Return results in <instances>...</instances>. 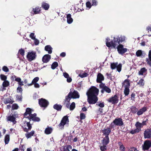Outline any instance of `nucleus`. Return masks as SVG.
Instances as JSON below:
<instances>
[{"instance_id":"nucleus-1","label":"nucleus","mask_w":151,"mask_h":151,"mask_svg":"<svg viewBox=\"0 0 151 151\" xmlns=\"http://www.w3.org/2000/svg\"><path fill=\"white\" fill-rule=\"evenodd\" d=\"M99 90L94 86H91L86 93L87 101L90 104H96L98 100Z\"/></svg>"},{"instance_id":"nucleus-2","label":"nucleus","mask_w":151,"mask_h":151,"mask_svg":"<svg viewBox=\"0 0 151 151\" xmlns=\"http://www.w3.org/2000/svg\"><path fill=\"white\" fill-rule=\"evenodd\" d=\"M125 37L124 36L119 35L116 38L114 37L113 40L110 41V39L107 38L106 39V45L109 47L115 48L118 44L125 41Z\"/></svg>"},{"instance_id":"nucleus-3","label":"nucleus","mask_w":151,"mask_h":151,"mask_svg":"<svg viewBox=\"0 0 151 151\" xmlns=\"http://www.w3.org/2000/svg\"><path fill=\"white\" fill-rule=\"evenodd\" d=\"M37 114L34 113L33 114H31L29 115L27 117L29 120V122H27L25 121L24 122L23 126L22 127L23 130L26 132H28L29 130H30L32 128V125L30 124V122L31 120L35 122H39L40 121V119L39 118L36 117Z\"/></svg>"},{"instance_id":"nucleus-4","label":"nucleus","mask_w":151,"mask_h":151,"mask_svg":"<svg viewBox=\"0 0 151 151\" xmlns=\"http://www.w3.org/2000/svg\"><path fill=\"white\" fill-rule=\"evenodd\" d=\"M80 96L78 92L76 90H74L73 92H70L68 95L65 96V100H67L69 101L71 98H78Z\"/></svg>"},{"instance_id":"nucleus-5","label":"nucleus","mask_w":151,"mask_h":151,"mask_svg":"<svg viewBox=\"0 0 151 151\" xmlns=\"http://www.w3.org/2000/svg\"><path fill=\"white\" fill-rule=\"evenodd\" d=\"M69 122L68 117L67 116H64L62 118L60 123L58 124V126L60 128L63 129L64 125L66 124L67 122Z\"/></svg>"},{"instance_id":"nucleus-6","label":"nucleus","mask_w":151,"mask_h":151,"mask_svg":"<svg viewBox=\"0 0 151 151\" xmlns=\"http://www.w3.org/2000/svg\"><path fill=\"white\" fill-rule=\"evenodd\" d=\"M151 147V144L150 140H146L142 146V150L143 151L148 150Z\"/></svg>"},{"instance_id":"nucleus-7","label":"nucleus","mask_w":151,"mask_h":151,"mask_svg":"<svg viewBox=\"0 0 151 151\" xmlns=\"http://www.w3.org/2000/svg\"><path fill=\"white\" fill-rule=\"evenodd\" d=\"M39 104L42 107L45 108L47 107L49 104L48 101L43 98H41L38 100Z\"/></svg>"},{"instance_id":"nucleus-8","label":"nucleus","mask_w":151,"mask_h":151,"mask_svg":"<svg viewBox=\"0 0 151 151\" xmlns=\"http://www.w3.org/2000/svg\"><path fill=\"white\" fill-rule=\"evenodd\" d=\"M107 101L113 104H116L119 101V97L116 94H115L109 98L107 100Z\"/></svg>"},{"instance_id":"nucleus-9","label":"nucleus","mask_w":151,"mask_h":151,"mask_svg":"<svg viewBox=\"0 0 151 151\" xmlns=\"http://www.w3.org/2000/svg\"><path fill=\"white\" fill-rule=\"evenodd\" d=\"M36 57V52L33 51L28 52L27 56V60L30 61L34 60L35 58Z\"/></svg>"},{"instance_id":"nucleus-10","label":"nucleus","mask_w":151,"mask_h":151,"mask_svg":"<svg viewBox=\"0 0 151 151\" xmlns=\"http://www.w3.org/2000/svg\"><path fill=\"white\" fill-rule=\"evenodd\" d=\"M117 48L119 53L121 54H123L127 51V49L126 48H124L123 45H119L117 47Z\"/></svg>"},{"instance_id":"nucleus-11","label":"nucleus","mask_w":151,"mask_h":151,"mask_svg":"<svg viewBox=\"0 0 151 151\" xmlns=\"http://www.w3.org/2000/svg\"><path fill=\"white\" fill-rule=\"evenodd\" d=\"M113 123L116 126H122L124 124L122 119L120 118H116L113 121Z\"/></svg>"},{"instance_id":"nucleus-12","label":"nucleus","mask_w":151,"mask_h":151,"mask_svg":"<svg viewBox=\"0 0 151 151\" xmlns=\"http://www.w3.org/2000/svg\"><path fill=\"white\" fill-rule=\"evenodd\" d=\"M144 138L145 139L151 138V128L145 130L144 133Z\"/></svg>"},{"instance_id":"nucleus-13","label":"nucleus","mask_w":151,"mask_h":151,"mask_svg":"<svg viewBox=\"0 0 151 151\" xmlns=\"http://www.w3.org/2000/svg\"><path fill=\"white\" fill-rule=\"evenodd\" d=\"M111 132V129L109 127L101 130V132L103 133V135H105V137H109Z\"/></svg>"},{"instance_id":"nucleus-14","label":"nucleus","mask_w":151,"mask_h":151,"mask_svg":"<svg viewBox=\"0 0 151 151\" xmlns=\"http://www.w3.org/2000/svg\"><path fill=\"white\" fill-rule=\"evenodd\" d=\"M99 86L100 88H104V90L106 92L108 93H110L111 92V89L107 86H105V84L104 83L100 84Z\"/></svg>"},{"instance_id":"nucleus-15","label":"nucleus","mask_w":151,"mask_h":151,"mask_svg":"<svg viewBox=\"0 0 151 151\" xmlns=\"http://www.w3.org/2000/svg\"><path fill=\"white\" fill-rule=\"evenodd\" d=\"M104 77L103 75L101 73H99L97 76L96 82L97 83H99L101 84L103 83L102 81H104Z\"/></svg>"},{"instance_id":"nucleus-16","label":"nucleus","mask_w":151,"mask_h":151,"mask_svg":"<svg viewBox=\"0 0 151 151\" xmlns=\"http://www.w3.org/2000/svg\"><path fill=\"white\" fill-rule=\"evenodd\" d=\"M51 56L48 54H46L44 55L42 58V61L44 63H47L50 60Z\"/></svg>"},{"instance_id":"nucleus-17","label":"nucleus","mask_w":151,"mask_h":151,"mask_svg":"<svg viewBox=\"0 0 151 151\" xmlns=\"http://www.w3.org/2000/svg\"><path fill=\"white\" fill-rule=\"evenodd\" d=\"M130 80L128 79H125L122 83V86L125 88H129L130 86Z\"/></svg>"},{"instance_id":"nucleus-18","label":"nucleus","mask_w":151,"mask_h":151,"mask_svg":"<svg viewBox=\"0 0 151 151\" xmlns=\"http://www.w3.org/2000/svg\"><path fill=\"white\" fill-rule=\"evenodd\" d=\"M15 118L13 116H9L7 117V121L12 122L14 124L17 123V121L15 120Z\"/></svg>"},{"instance_id":"nucleus-19","label":"nucleus","mask_w":151,"mask_h":151,"mask_svg":"<svg viewBox=\"0 0 151 151\" xmlns=\"http://www.w3.org/2000/svg\"><path fill=\"white\" fill-rule=\"evenodd\" d=\"M147 110V107L144 106L142 108L140 109L139 110H138L137 112V114L138 116L142 114L144 112L146 111Z\"/></svg>"},{"instance_id":"nucleus-20","label":"nucleus","mask_w":151,"mask_h":151,"mask_svg":"<svg viewBox=\"0 0 151 151\" xmlns=\"http://www.w3.org/2000/svg\"><path fill=\"white\" fill-rule=\"evenodd\" d=\"M109 142V137H105L101 141L102 145H107Z\"/></svg>"},{"instance_id":"nucleus-21","label":"nucleus","mask_w":151,"mask_h":151,"mask_svg":"<svg viewBox=\"0 0 151 151\" xmlns=\"http://www.w3.org/2000/svg\"><path fill=\"white\" fill-rule=\"evenodd\" d=\"M147 73V70L145 68H142L138 72V74L140 75H145Z\"/></svg>"},{"instance_id":"nucleus-22","label":"nucleus","mask_w":151,"mask_h":151,"mask_svg":"<svg viewBox=\"0 0 151 151\" xmlns=\"http://www.w3.org/2000/svg\"><path fill=\"white\" fill-rule=\"evenodd\" d=\"M62 106L60 104H54L53 106V108L57 110V111H60L62 109Z\"/></svg>"},{"instance_id":"nucleus-23","label":"nucleus","mask_w":151,"mask_h":151,"mask_svg":"<svg viewBox=\"0 0 151 151\" xmlns=\"http://www.w3.org/2000/svg\"><path fill=\"white\" fill-rule=\"evenodd\" d=\"M27 133L25 134V136L27 139L30 138L34 134L35 132L34 130H32L29 132H27Z\"/></svg>"},{"instance_id":"nucleus-24","label":"nucleus","mask_w":151,"mask_h":151,"mask_svg":"<svg viewBox=\"0 0 151 151\" xmlns=\"http://www.w3.org/2000/svg\"><path fill=\"white\" fill-rule=\"evenodd\" d=\"M32 113V110L31 109L29 108H27L26 109V111L25 113L24 114V116L25 117L27 118V115L29 114V115H30Z\"/></svg>"},{"instance_id":"nucleus-25","label":"nucleus","mask_w":151,"mask_h":151,"mask_svg":"<svg viewBox=\"0 0 151 151\" xmlns=\"http://www.w3.org/2000/svg\"><path fill=\"white\" fill-rule=\"evenodd\" d=\"M67 22L68 24H70L72 23L73 21V19L71 17V15L70 14H68L67 15Z\"/></svg>"},{"instance_id":"nucleus-26","label":"nucleus","mask_w":151,"mask_h":151,"mask_svg":"<svg viewBox=\"0 0 151 151\" xmlns=\"http://www.w3.org/2000/svg\"><path fill=\"white\" fill-rule=\"evenodd\" d=\"M63 151H70V149H72V146L70 145H68L64 146L63 147Z\"/></svg>"},{"instance_id":"nucleus-27","label":"nucleus","mask_w":151,"mask_h":151,"mask_svg":"<svg viewBox=\"0 0 151 151\" xmlns=\"http://www.w3.org/2000/svg\"><path fill=\"white\" fill-rule=\"evenodd\" d=\"M52 131V129L50 127H48L46 128L45 131V133L47 134H51Z\"/></svg>"},{"instance_id":"nucleus-28","label":"nucleus","mask_w":151,"mask_h":151,"mask_svg":"<svg viewBox=\"0 0 151 151\" xmlns=\"http://www.w3.org/2000/svg\"><path fill=\"white\" fill-rule=\"evenodd\" d=\"M45 50L47 51L49 54H51L52 53V48L50 45H47L45 47Z\"/></svg>"},{"instance_id":"nucleus-29","label":"nucleus","mask_w":151,"mask_h":151,"mask_svg":"<svg viewBox=\"0 0 151 151\" xmlns=\"http://www.w3.org/2000/svg\"><path fill=\"white\" fill-rule=\"evenodd\" d=\"M141 130V129L140 128H136L134 130H132L129 132V133L132 134H134L139 133V132Z\"/></svg>"},{"instance_id":"nucleus-30","label":"nucleus","mask_w":151,"mask_h":151,"mask_svg":"<svg viewBox=\"0 0 151 151\" xmlns=\"http://www.w3.org/2000/svg\"><path fill=\"white\" fill-rule=\"evenodd\" d=\"M42 6L45 10H47L49 8V5L45 2L42 3Z\"/></svg>"},{"instance_id":"nucleus-31","label":"nucleus","mask_w":151,"mask_h":151,"mask_svg":"<svg viewBox=\"0 0 151 151\" xmlns=\"http://www.w3.org/2000/svg\"><path fill=\"white\" fill-rule=\"evenodd\" d=\"M4 102L5 104L8 103L12 104L14 102V101H12L10 98H8L4 100Z\"/></svg>"},{"instance_id":"nucleus-32","label":"nucleus","mask_w":151,"mask_h":151,"mask_svg":"<svg viewBox=\"0 0 151 151\" xmlns=\"http://www.w3.org/2000/svg\"><path fill=\"white\" fill-rule=\"evenodd\" d=\"M39 78L38 77H36L32 81V82L31 83L27 84L28 86H30L32 85V84L36 83L39 80Z\"/></svg>"},{"instance_id":"nucleus-33","label":"nucleus","mask_w":151,"mask_h":151,"mask_svg":"<svg viewBox=\"0 0 151 151\" xmlns=\"http://www.w3.org/2000/svg\"><path fill=\"white\" fill-rule=\"evenodd\" d=\"M137 84L139 85L140 87H143L145 85L144 80L143 79H141L138 82H137Z\"/></svg>"},{"instance_id":"nucleus-34","label":"nucleus","mask_w":151,"mask_h":151,"mask_svg":"<svg viewBox=\"0 0 151 151\" xmlns=\"http://www.w3.org/2000/svg\"><path fill=\"white\" fill-rule=\"evenodd\" d=\"M138 111V109L134 106H132L131 108V112L133 114L137 112Z\"/></svg>"},{"instance_id":"nucleus-35","label":"nucleus","mask_w":151,"mask_h":151,"mask_svg":"<svg viewBox=\"0 0 151 151\" xmlns=\"http://www.w3.org/2000/svg\"><path fill=\"white\" fill-rule=\"evenodd\" d=\"M10 140L9 136L8 134H6L5 137L4 142L5 144H8Z\"/></svg>"},{"instance_id":"nucleus-36","label":"nucleus","mask_w":151,"mask_h":151,"mask_svg":"<svg viewBox=\"0 0 151 151\" xmlns=\"http://www.w3.org/2000/svg\"><path fill=\"white\" fill-rule=\"evenodd\" d=\"M129 88H125L124 90V92L125 96H128L129 92Z\"/></svg>"},{"instance_id":"nucleus-37","label":"nucleus","mask_w":151,"mask_h":151,"mask_svg":"<svg viewBox=\"0 0 151 151\" xmlns=\"http://www.w3.org/2000/svg\"><path fill=\"white\" fill-rule=\"evenodd\" d=\"M9 85V82L7 81H4L2 83V86L4 87H6L8 86Z\"/></svg>"},{"instance_id":"nucleus-38","label":"nucleus","mask_w":151,"mask_h":151,"mask_svg":"<svg viewBox=\"0 0 151 151\" xmlns=\"http://www.w3.org/2000/svg\"><path fill=\"white\" fill-rule=\"evenodd\" d=\"M135 126L137 128H140V129L141 128L143 127L141 123L139 122H137L136 123Z\"/></svg>"},{"instance_id":"nucleus-39","label":"nucleus","mask_w":151,"mask_h":151,"mask_svg":"<svg viewBox=\"0 0 151 151\" xmlns=\"http://www.w3.org/2000/svg\"><path fill=\"white\" fill-rule=\"evenodd\" d=\"M102 145L100 146V149L101 151H105L107 149L106 147L107 145Z\"/></svg>"},{"instance_id":"nucleus-40","label":"nucleus","mask_w":151,"mask_h":151,"mask_svg":"<svg viewBox=\"0 0 151 151\" xmlns=\"http://www.w3.org/2000/svg\"><path fill=\"white\" fill-rule=\"evenodd\" d=\"M75 108V102H73L70 106L69 109L70 110H73Z\"/></svg>"},{"instance_id":"nucleus-41","label":"nucleus","mask_w":151,"mask_h":151,"mask_svg":"<svg viewBox=\"0 0 151 151\" xmlns=\"http://www.w3.org/2000/svg\"><path fill=\"white\" fill-rule=\"evenodd\" d=\"M40 11V9L38 7H36L33 9V11L35 14H37L39 13Z\"/></svg>"},{"instance_id":"nucleus-42","label":"nucleus","mask_w":151,"mask_h":151,"mask_svg":"<svg viewBox=\"0 0 151 151\" xmlns=\"http://www.w3.org/2000/svg\"><path fill=\"white\" fill-rule=\"evenodd\" d=\"M23 89L22 88L20 87H18L17 88V93H20L21 95L22 94Z\"/></svg>"},{"instance_id":"nucleus-43","label":"nucleus","mask_w":151,"mask_h":151,"mask_svg":"<svg viewBox=\"0 0 151 151\" xmlns=\"http://www.w3.org/2000/svg\"><path fill=\"white\" fill-rule=\"evenodd\" d=\"M0 77L2 81H6L7 78V77L6 76L3 74H1L0 76Z\"/></svg>"},{"instance_id":"nucleus-44","label":"nucleus","mask_w":151,"mask_h":151,"mask_svg":"<svg viewBox=\"0 0 151 151\" xmlns=\"http://www.w3.org/2000/svg\"><path fill=\"white\" fill-rule=\"evenodd\" d=\"M111 69L112 70L115 69L116 68L117 70L119 72H120L121 70L122 67H111Z\"/></svg>"},{"instance_id":"nucleus-45","label":"nucleus","mask_w":151,"mask_h":151,"mask_svg":"<svg viewBox=\"0 0 151 151\" xmlns=\"http://www.w3.org/2000/svg\"><path fill=\"white\" fill-rule=\"evenodd\" d=\"M142 51L141 50H139L137 51L136 52V55L138 56L139 57L142 55Z\"/></svg>"},{"instance_id":"nucleus-46","label":"nucleus","mask_w":151,"mask_h":151,"mask_svg":"<svg viewBox=\"0 0 151 151\" xmlns=\"http://www.w3.org/2000/svg\"><path fill=\"white\" fill-rule=\"evenodd\" d=\"M64 102H65V103L66 102V107H67L68 109L70 107V101H68L67 100H65V99L64 100Z\"/></svg>"},{"instance_id":"nucleus-47","label":"nucleus","mask_w":151,"mask_h":151,"mask_svg":"<svg viewBox=\"0 0 151 151\" xmlns=\"http://www.w3.org/2000/svg\"><path fill=\"white\" fill-rule=\"evenodd\" d=\"M148 119H147L145 120H143L142 121L141 124L143 127L144 126L146 125H147V124L148 123Z\"/></svg>"},{"instance_id":"nucleus-48","label":"nucleus","mask_w":151,"mask_h":151,"mask_svg":"<svg viewBox=\"0 0 151 151\" xmlns=\"http://www.w3.org/2000/svg\"><path fill=\"white\" fill-rule=\"evenodd\" d=\"M122 65L121 64H119L118 65L117 63H111V66H122Z\"/></svg>"},{"instance_id":"nucleus-49","label":"nucleus","mask_w":151,"mask_h":151,"mask_svg":"<svg viewBox=\"0 0 151 151\" xmlns=\"http://www.w3.org/2000/svg\"><path fill=\"white\" fill-rule=\"evenodd\" d=\"M12 108L13 109H18V106L17 104H14L12 105Z\"/></svg>"},{"instance_id":"nucleus-50","label":"nucleus","mask_w":151,"mask_h":151,"mask_svg":"<svg viewBox=\"0 0 151 151\" xmlns=\"http://www.w3.org/2000/svg\"><path fill=\"white\" fill-rule=\"evenodd\" d=\"M80 116V119L81 120L84 119L86 118L85 114L83 113H81Z\"/></svg>"},{"instance_id":"nucleus-51","label":"nucleus","mask_w":151,"mask_h":151,"mask_svg":"<svg viewBox=\"0 0 151 151\" xmlns=\"http://www.w3.org/2000/svg\"><path fill=\"white\" fill-rule=\"evenodd\" d=\"M92 6H96L98 4V2L97 0H92Z\"/></svg>"},{"instance_id":"nucleus-52","label":"nucleus","mask_w":151,"mask_h":151,"mask_svg":"<svg viewBox=\"0 0 151 151\" xmlns=\"http://www.w3.org/2000/svg\"><path fill=\"white\" fill-rule=\"evenodd\" d=\"M88 75V74L87 73H83L82 74H80L79 75V76L81 78H83L86 77Z\"/></svg>"},{"instance_id":"nucleus-53","label":"nucleus","mask_w":151,"mask_h":151,"mask_svg":"<svg viewBox=\"0 0 151 151\" xmlns=\"http://www.w3.org/2000/svg\"><path fill=\"white\" fill-rule=\"evenodd\" d=\"M22 95L21 94V95H17L16 96V98H17V99L20 101H22Z\"/></svg>"},{"instance_id":"nucleus-54","label":"nucleus","mask_w":151,"mask_h":151,"mask_svg":"<svg viewBox=\"0 0 151 151\" xmlns=\"http://www.w3.org/2000/svg\"><path fill=\"white\" fill-rule=\"evenodd\" d=\"M119 150L121 151H125V147L123 145H121L119 147Z\"/></svg>"},{"instance_id":"nucleus-55","label":"nucleus","mask_w":151,"mask_h":151,"mask_svg":"<svg viewBox=\"0 0 151 151\" xmlns=\"http://www.w3.org/2000/svg\"><path fill=\"white\" fill-rule=\"evenodd\" d=\"M19 149L21 150H23V151H24V149L25 148V146L24 145H20V146H19Z\"/></svg>"},{"instance_id":"nucleus-56","label":"nucleus","mask_w":151,"mask_h":151,"mask_svg":"<svg viewBox=\"0 0 151 151\" xmlns=\"http://www.w3.org/2000/svg\"><path fill=\"white\" fill-rule=\"evenodd\" d=\"M86 4L87 7L89 9L91 7L92 5H91V3L89 1L87 2Z\"/></svg>"},{"instance_id":"nucleus-57","label":"nucleus","mask_w":151,"mask_h":151,"mask_svg":"<svg viewBox=\"0 0 151 151\" xmlns=\"http://www.w3.org/2000/svg\"><path fill=\"white\" fill-rule=\"evenodd\" d=\"M106 75L107 76V78L108 79L110 78V80H112L111 74V73H106Z\"/></svg>"},{"instance_id":"nucleus-58","label":"nucleus","mask_w":151,"mask_h":151,"mask_svg":"<svg viewBox=\"0 0 151 151\" xmlns=\"http://www.w3.org/2000/svg\"><path fill=\"white\" fill-rule=\"evenodd\" d=\"M2 70L6 72L9 71V69L7 67H3Z\"/></svg>"},{"instance_id":"nucleus-59","label":"nucleus","mask_w":151,"mask_h":151,"mask_svg":"<svg viewBox=\"0 0 151 151\" xmlns=\"http://www.w3.org/2000/svg\"><path fill=\"white\" fill-rule=\"evenodd\" d=\"M19 53L22 55H24V50L21 49L19 50Z\"/></svg>"},{"instance_id":"nucleus-60","label":"nucleus","mask_w":151,"mask_h":151,"mask_svg":"<svg viewBox=\"0 0 151 151\" xmlns=\"http://www.w3.org/2000/svg\"><path fill=\"white\" fill-rule=\"evenodd\" d=\"M30 37L33 40L35 39V36L34 33H32L30 35Z\"/></svg>"},{"instance_id":"nucleus-61","label":"nucleus","mask_w":151,"mask_h":151,"mask_svg":"<svg viewBox=\"0 0 151 151\" xmlns=\"http://www.w3.org/2000/svg\"><path fill=\"white\" fill-rule=\"evenodd\" d=\"M135 94L134 93H132L131 95V99L133 101L134 100L135 98Z\"/></svg>"},{"instance_id":"nucleus-62","label":"nucleus","mask_w":151,"mask_h":151,"mask_svg":"<svg viewBox=\"0 0 151 151\" xmlns=\"http://www.w3.org/2000/svg\"><path fill=\"white\" fill-rule=\"evenodd\" d=\"M98 106L101 108L104 107V102L100 103L98 104Z\"/></svg>"},{"instance_id":"nucleus-63","label":"nucleus","mask_w":151,"mask_h":151,"mask_svg":"<svg viewBox=\"0 0 151 151\" xmlns=\"http://www.w3.org/2000/svg\"><path fill=\"white\" fill-rule=\"evenodd\" d=\"M33 40H34V43L36 45H38L39 42V41L35 38V39Z\"/></svg>"},{"instance_id":"nucleus-64","label":"nucleus","mask_w":151,"mask_h":151,"mask_svg":"<svg viewBox=\"0 0 151 151\" xmlns=\"http://www.w3.org/2000/svg\"><path fill=\"white\" fill-rule=\"evenodd\" d=\"M72 79L69 76L67 78V81L68 83H70L72 81Z\"/></svg>"}]
</instances>
